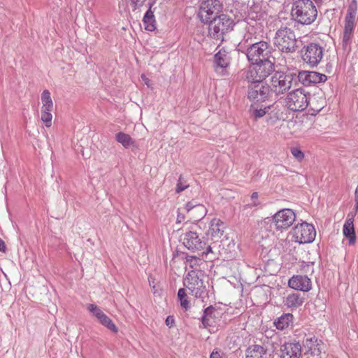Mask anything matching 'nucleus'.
Segmentation results:
<instances>
[{
  "label": "nucleus",
  "instance_id": "f257e3e1",
  "mask_svg": "<svg viewBox=\"0 0 358 358\" xmlns=\"http://www.w3.org/2000/svg\"><path fill=\"white\" fill-rule=\"evenodd\" d=\"M291 15L295 22L308 25L316 20L317 10L311 0H296L292 4Z\"/></svg>",
  "mask_w": 358,
  "mask_h": 358
},
{
  "label": "nucleus",
  "instance_id": "f03ea898",
  "mask_svg": "<svg viewBox=\"0 0 358 358\" xmlns=\"http://www.w3.org/2000/svg\"><path fill=\"white\" fill-rule=\"evenodd\" d=\"M273 43L282 52L293 53L297 48V40L294 31L287 27H282L277 30Z\"/></svg>",
  "mask_w": 358,
  "mask_h": 358
},
{
  "label": "nucleus",
  "instance_id": "7ed1b4c3",
  "mask_svg": "<svg viewBox=\"0 0 358 358\" xmlns=\"http://www.w3.org/2000/svg\"><path fill=\"white\" fill-rule=\"evenodd\" d=\"M208 22L209 36L220 42L224 41V35L231 31L234 25V20L225 14H220Z\"/></svg>",
  "mask_w": 358,
  "mask_h": 358
},
{
  "label": "nucleus",
  "instance_id": "20e7f679",
  "mask_svg": "<svg viewBox=\"0 0 358 358\" xmlns=\"http://www.w3.org/2000/svg\"><path fill=\"white\" fill-rule=\"evenodd\" d=\"M296 85L295 73L276 72L271 77L270 89L276 94H283Z\"/></svg>",
  "mask_w": 358,
  "mask_h": 358
},
{
  "label": "nucleus",
  "instance_id": "39448f33",
  "mask_svg": "<svg viewBox=\"0 0 358 358\" xmlns=\"http://www.w3.org/2000/svg\"><path fill=\"white\" fill-rule=\"evenodd\" d=\"M252 64L253 65L246 72L247 80L263 82L274 71V64L269 59L252 62Z\"/></svg>",
  "mask_w": 358,
  "mask_h": 358
},
{
  "label": "nucleus",
  "instance_id": "423d86ee",
  "mask_svg": "<svg viewBox=\"0 0 358 358\" xmlns=\"http://www.w3.org/2000/svg\"><path fill=\"white\" fill-rule=\"evenodd\" d=\"M183 284L196 298H202L206 292L203 275L201 272L189 271L184 279Z\"/></svg>",
  "mask_w": 358,
  "mask_h": 358
},
{
  "label": "nucleus",
  "instance_id": "0eeeda50",
  "mask_svg": "<svg viewBox=\"0 0 358 358\" xmlns=\"http://www.w3.org/2000/svg\"><path fill=\"white\" fill-rule=\"evenodd\" d=\"M324 49L318 43H311L301 49V57L303 62L311 67L317 66L322 61Z\"/></svg>",
  "mask_w": 358,
  "mask_h": 358
},
{
  "label": "nucleus",
  "instance_id": "6e6552de",
  "mask_svg": "<svg viewBox=\"0 0 358 358\" xmlns=\"http://www.w3.org/2000/svg\"><path fill=\"white\" fill-rule=\"evenodd\" d=\"M291 233L294 241L300 244L312 243L316 236L314 226L306 222L296 224Z\"/></svg>",
  "mask_w": 358,
  "mask_h": 358
},
{
  "label": "nucleus",
  "instance_id": "1a4fd4ad",
  "mask_svg": "<svg viewBox=\"0 0 358 358\" xmlns=\"http://www.w3.org/2000/svg\"><path fill=\"white\" fill-rule=\"evenodd\" d=\"M248 97L254 103L265 101L270 92V86L264 82L256 80H248Z\"/></svg>",
  "mask_w": 358,
  "mask_h": 358
},
{
  "label": "nucleus",
  "instance_id": "9d476101",
  "mask_svg": "<svg viewBox=\"0 0 358 358\" xmlns=\"http://www.w3.org/2000/svg\"><path fill=\"white\" fill-rule=\"evenodd\" d=\"M285 103L287 108L293 111H302L308 105L307 95L301 88L290 92L285 99Z\"/></svg>",
  "mask_w": 358,
  "mask_h": 358
},
{
  "label": "nucleus",
  "instance_id": "9b49d317",
  "mask_svg": "<svg viewBox=\"0 0 358 358\" xmlns=\"http://www.w3.org/2000/svg\"><path fill=\"white\" fill-rule=\"evenodd\" d=\"M267 219L270 221V219ZM295 220L296 214L289 208H284L278 210L271 219L275 229L280 231L289 228L293 224Z\"/></svg>",
  "mask_w": 358,
  "mask_h": 358
},
{
  "label": "nucleus",
  "instance_id": "f8f14e48",
  "mask_svg": "<svg viewBox=\"0 0 358 358\" xmlns=\"http://www.w3.org/2000/svg\"><path fill=\"white\" fill-rule=\"evenodd\" d=\"M222 9V4L219 0H206L201 3L198 17L202 22L208 23Z\"/></svg>",
  "mask_w": 358,
  "mask_h": 358
},
{
  "label": "nucleus",
  "instance_id": "ddd939ff",
  "mask_svg": "<svg viewBox=\"0 0 358 358\" xmlns=\"http://www.w3.org/2000/svg\"><path fill=\"white\" fill-rule=\"evenodd\" d=\"M270 54L269 45L265 41L255 43L247 50V57L252 63L268 59Z\"/></svg>",
  "mask_w": 358,
  "mask_h": 358
},
{
  "label": "nucleus",
  "instance_id": "4468645a",
  "mask_svg": "<svg viewBox=\"0 0 358 358\" xmlns=\"http://www.w3.org/2000/svg\"><path fill=\"white\" fill-rule=\"evenodd\" d=\"M182 241L184 246L192 252H199L206 248V243L195 231H189L185 233Z\"/></svg>",
  "mask_w": 358,
  "mask_h": 358
},
{
  "label": "nucleus",
  "instance_id": "2eb2a0df",
  "mask_svg": "<svg viewBox=\"0 0 358 358\" xmlns=\"http://www.w3.org/2000/svg\"><path fill=\"white\" fill-rule=\"evenodd\" d=\"M87 310L89 312L96 318L98 322L108 329L110 331H111L113 333H117L118 331L117 327L114 324V322L112 321V320L108 317L103 312V310L98 307L94 303L88 304Z\"/></svg>",
  "mask_w": 358,
  "mask_h": 358
},
{
  "label": "nucleus",
  "instance_id": "dca6fc26",
  "mask_svg": "<svg viewBox=\"0 0 358 358\" xmlns=\"http://www.w3.org/2000/svg\"><path fill=\"white\" fill-rule=\"evenodd\" d=\"M297 83L299 81L303 85L309 86L312 84L324 83L327 80L326 75L315 71H300L296 76Z\"/></svg>",
  "mask_w": 358,
  "mask_h": 358
},
{
  "label": "nucleus",
  "instance_id": "f3484780",
  "mask_svg": "<svg viewBox=\"0 0 358 358\" xmlns=\"http://www.w3.org/2000/svg\"><path fill=\"white\" fill-rule=\"evenodd\" d=\"M185 209L190 218L195 221L201 220L207 213L206 207L203 205L199 203L195 200H192L187 203L185 204Z\"/></svg>",
  "mask_w": 358,
  "mask_h": 358
},
{
  "label": "nucleus",
  "instance_id": "a211bd4d",
  "mask_svg": "<svg viewBox=\"0 0 358 358\" xmlns=\"http://www.w3.org/2000/svg\"><path fill=\"white\" fill-rule=\"evenodd\" d=\"M289 287L303 292H308L312 288L311 280L306 275H294L288 282Z\"/></svg>",
  "mask_w": 358,
  "mask_h": 358
},
{
  "label": "nucleus",
  "instance_id": "6ab92c4d",
  "mask_svg": "<svg viewBox=\"0 0 358 358\" xmlns=\"http://www.w3.org/2000/svg\"><path fill=\"white\" fill-rule=\"evenodd\" d=\"M301 345L297 342L285 343L280 347L281 358H300Z\"/></svg>",
  "mask_w": 358,
  "mask_h": 358
},
{
  "label": "nucleus",
  "instance_id": "aec40b11",
  "mask_svg": "<svg viewBox=\"0 0 358 358\" xmlns=\"http://www.w3.org/2000/svg\"><path fill=\"white\" fill-rule=\"evenodd\" d=\"M355 15L356 11L350 7L345 16L343 32V42L346 44L350 41L354 31Z\"/></svg>",
  "mask_w": 358,
  "mask_h": 358
},
{
  "label": "nucleus",
  "instance_id": "412c9836",
  "mask_svg": "<svg viewBox=\"0 0 358 358\" xmlns=\"http://www.w3.org/2000/svg\"><path fill=\"white\" fill-rule=\"evenodd\" d=\"M230 63V57L224 50H220L214 56L215 70L217 73L221 75L225 74V69Z\"/></svg>",
  "mask_w": 358,
  "mask_h": 358
},
{
  "label": "nucleus",
  "instance_id": "4be33fe9",
  "mask_svg": "<svg viewBox=\"0 0 358 358\" xmlns=\"http://www.w3.org/2000/svg\"><path fill=\"white\" fill-rule=\"evenodd\" d=\"M270 355L264 347L259 345H251L245 350V358H269Z\"/></svg>",
  "mask_w": 358,
  "mask_h": 358
},
{
  "label": "nucleus",
  "instance_id": "5701e85b",
  "mask_svg": "<svg viewBox=\"0 0 358 358\" xmlns=\"http://www.w3.org/2000/svg\"><path fill=\"white\" fill-rule=\"evenodd\" d=\"M306 354L310 355L313 358H319L321 354L320 344L314 338H308L304 343Z\"/></svg>",
  "mask_w": 358,
  "mask_h": 358
},
{
  "label": "nucleus",
  "instance_id": "b1692460",
  "mask_svg": "<svg viewBox=\"0 0 358 358\" xmlns=\"http://www.w3.org/2000/svg\"><path fill=\"white\" fill-rule=\"evenodd\" d=\"M353 217L348 218L343 225V232L345 238L349 240L350 245H354L356 241Z\"/></svg>",
  "mask_w": 358,
  "mask_h": 358
},
{
  "label": "nucleus",
  "instance_id": "393cba45",
  "mask_svg": "<svg viewBox=\"0 0 358 358\" xmlns=\"http://www.w3.org/2000/svg\"><path fill=\"white\" fill-rule=\"evenodd\" d=\"M304 302V298L299 293L288 294L284 299L285 306L289 308H296L301 306Z\"/></svg>",
  "mask_w": 358,
  "mask_h": 358
},
{
  "label": "nucleus",
  "instance_id": "a878e982",
  "mask_svg": "<svg viewBox=\"0 0 358 358\" xmlns=\"http://www.w3.org/2000/svg\"><path fill=\"white\" fill-rule=\"evenodd\" d=\"M223 222L220 219L214 218L211 220L208 234L213 238H220L223 235Z\"/></svg>",
  "mask_w": 358,
  "mask_h": 358
},
{
  "label": "nucleus",
  "instance_id": "bb28decb",
  "mask_svg": "<svg viewBox=\"0 0 358 358\" xmlns=\"http://www.w3.org/2000/svg\"><path fill=\"white\" fill-rule=\"evenodd\" d=\"M293 323V315L291 313H285L278 317L274 324L279 330H284L291 326Z\"/></svg>",
  "mask_w": 358,
  "mask_h": 358
},
{
  "label": "nucleus",
  "instance_id": "cd10ccee",
  "mask_svg": "<svg viewBox=\"0 0 358 358\" xmlns=\"http://www.w3.org/2000/svg\"><path fill=\"white\" fill-rule=\"evenodd\" d=\"M143 22L145 29L148 31H152L156 29L155 15L150 8L145 13Z\"/></svg>",
  "mask_w": 358,
  "mask_h": 358
},
{
  "label": "nucleus",
  "instance_id": "c85d7f7f",
  "mask_svg": "<svg viewBox=\"0 0 358 358\" xmlns=\"http://www.w3.org/2000/svg\"><path fill=\"white\" fill-rule=\"evenodd\" d=\"M42 108L41 110H53V102L50 96V92L48 90H45L41 94Z\"/></svg>",
  "mask_w": 358,
  "mask_h": 358
},
{
  "label": "nucleus",
  "instance_id": "c756f323",
  "mask_svg": "<svg viewBox=\"0 0 358 358\" xmlns=\"http://www.w3.org/2000/svg\"><path fill=\"white\" fill-rule=\"evenodd\" d=\"M115 139L125 148H129L134 143V141L131 138V136L123 132L117 133L115 135Z\"/></svg>",
  "mask_w": 358,
  "mask_h": 358
},
{
  "label": "nucleus",
  "instance_id": "7c9ffc66",
  "mask_svg": "<svg viewBox=\"0 0 358 358\" xmlns=\"http://www.w3.org/2000/svg\"><path fill=\"white\" fill-rule=\"evenodd\" d=\"M178 297L180 300V306L185 310L190 308L189 301L187 299V294L184 288H180L178 292Z\"/></svg>",
  "mask_w": 358,
  "mask_h": 358
},
{
  "label": "nucleus",
  "instance_id": "2f4dec72",
  "mask_svg": "<svg viewBox=\"0 0 358 358\" xmlns=\"http://www.w3.org/2000/svg\"><path fill=\"white\" fill-rule=\"evenodd\" d=\"M52 115L50 110H41V120L45 123L47 127L52 124Z\"/></svg>",
  "mask_w": 358,
  "mask_h": 358
},
{
  "label": "nucleus",
  "instance_id": "473e14b6",
  "mask_svg": "<svg viewBox=\"0 0 358 358\" xmlns=\"http://www.w3.org/2000/svg\"><path fill=\"white\" fill-rule=\"evenodd\" d=\"M271 106H265L264 108H254L252 110V115L255 117V119H258L264 115H266V113L268 112V110L270 109Z\"/></svg>",
  "mask_w": 358,
  "mask_h": 358
},
{
  "label": "nucleus",
  "instance_id": "72a5a7b5",
  "mask_svg": "<svg viewBox=\"0 0 358 358\" xmlns=\"http://www.w3.org/2000/svg\"><path fill=\"white\" fill-rule=\"evenodd\" d=\"M189 186V185L187 182V181L185 180L182 176H180L176 185V192L177 193L182 192V191L186 189Z\"/></svg>",
  "mask_w": 358,
  "mask_h": 358
},
{
  "label": "nucleus",
  "instance_id": "f704fd0d",
  "mask_svg": "<svg viewBox=\"0 0 358 358\" xmlns=\"http://www.w3.org/2000/svg\"><path fill=\"white\" fill-rule=\"evenodd\" d=\"M214 308L211 306L208 307L205 310L203 316V324L206 326L208 324V317L212 314L213 312Z\"/></svg>",
  "mask_w": 358,
  "mask_h": 358
},
{
  "label": "nucleus",
  "instance_id": "c9c22d12",
  "mask_svg": "<svg viewBox=\"0 0 358 358\" xmlns=\"http://www.w3.org/2000/svg\"><path fill=\"white\" fill-rule=\"evenodd\" d=\"M259 194L257 192H253L251 195V199L252 201V203L249 204L250 207H257L261 203L257 200Z\"/></svg>",
  "mask_w": 358,
  "mask_h": 358
},
{
  "label": "nucleus",
  "instance_id": "e433bc0d",
  "mask_svg": "<svg viewBox=\"0 0 358 358\" xmlns=\"http://www.w3.org/2000/svg\"><path fill=\"white\" fill-rule=\"evenodd\" d=\"M146 0H130L131 5L134 9H137L143 6Z\"/></svg>",
  "mask_w": 358,
  "mask_h": 358
},
{
  "label": "nucleus",
  "instance_id": "4c0bfd02",
  "mask_svg": "<svg viewBox=\"0 0 358 358\" xmlns=\"http://www.w3.org/2000/svg\"><path fill=\"white\" fill-rule=\"evenodd\" d=\"M225 354L219 350H213L210 354V358H222Z\"/></svg>",
  "mask_w": 358,
  "mask_h": 358
},
{
  "label": "nucleus",
  "instance_id": "58836bf2",
  "mask_svg": "<svg viewBox=\"0 0 358 358\" xmlns=\"http://www.w3.org/2000/svg\"><path fill=\"white\" fill-rule=\"evenodd\" d=\"M291 152L294 157H304L303 153L298 148H292Z\"/></svg>",
  "mask_w": 358,
  "mask_h": 358
},
{
  "label": "nucleus",
  "instance_id": "ea45409f",
  "mask_svg": "<svg viewBox=\"0 0 358 358\" xmlns=\"http://www.w3.org/2000/svg\"><path fill=\"white\" fill-rule=\"evenodd\" d=\"M355 210L358 211V185L357 186L355 192Z\"/></svg>",
  "mask_w": 358,
  "mask_h": 358
},
{
  "label": "nucleus",
  "instance_id": "a19ab883",
  "mask_svg": "<svg viewBox=\"0 0 358 358\" xmlns=\"http://www.w3.org/2000/svg\"><path fill=\"white\" fill-rule=\"evenodd\" d=\"M141 79L144 82L145 85H146L148 87H151V80L149 78H148L145 75L142 74Z\"/></svg>",
  "mask_w": 358,
  "mask_h": 358
},
{
  "label": "nucleus",
  "instance_id": "79ce46f5",
  "mask_svg": "<svg viewBox=\"0 0 358 358\" xmlns=\"http://www.w3.org/2000/svg\"><path fill=\"white\" fill-rule=\"evenodd\" d=\"M174 322L173 317L171 316H168L166 319V324L168 327H171Z\"/></svg>",
  "mask_w": 358,
  "mask_h": 358
},
{
  "label": "nucleus",
  "instance_id": "37998d69",
  "mask_svg": "<svg viewBox=\"0 0 358 358\" xmlns=\"http://www.w3.org/2000/svg\"><path fill=\"white\" fill-rule=\"evenodd\" d=\"M0 251L2 252H6V243L1 238H0Z\"/></svg>",
  "mask_w": 358,
  "mask_h": 358
},
{
  "label": "nucleus",
  "instance_id": "c03bdc74",
  "mask_svg": "<svg viewBox=\"0 0 358 358\" xmlns=\"http://www.w3.org/2000/svg\"><path fill=\"white\" fill-rule=\"evenodd\" d=\"M303 270L305 272H308L309 271H310L311 273H312L313 271V264H306L304 266V267L303 268Z\"/></svg>",
  "mask_w": 358,
  "mask_h": 358
},
{
  "label": "nucleus",
  "instance_id": "a18cd8bd",
  "mask_svg": "<svg viewBox=\"0 0 358 358\" xmlns=\"http://www.w3.org/2000/svg\"><path fill=\"white\" fill-rule=\"evenodd\" d=\"M202 251V254H205V255H208L209 254L210 252H212V248L210 246H208L206 248V249H203Z\"/></svg>",
  "mask_w": 358,
  "mask_h": 358
},
{
  "label": "nucleus",
  "instance_id": "49530a36",
  "mask_svg": "<svg viewBox=\"0 0 358 358\" xmlns=\"http://www.w3.org/2000/svg\"><path fill=\"white\" fill-rule=\"evenodd\" d=\"M222 358H227V357L226 355H224Z\"/></svg>",
  "mask_w": 358,
  "mask_h": 358
},
{
  "label": "nucleus",
  "instance_id": "de8ad7c7",
  "mask_svg": "<svg viewBox=\"0 0 358 358\" xmlns=\"http://www.w3.org/2000/svg\"><path fill=\"white\" fill-rule=\"evenodd\" d=\"M178 222H181V220H179V217H178Z\"/></svg>",
  "mask_w": 358,
  "mask_h": 358
}]
</instances>
